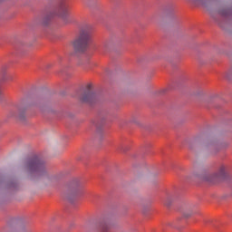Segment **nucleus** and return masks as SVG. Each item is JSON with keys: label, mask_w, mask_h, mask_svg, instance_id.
I'll return each instance as SVG.
<instances>
[{"label": "nucleus", "mask_w": 232, "mask_h": 232, "mask_svg": "<svg viewBox=\"0 0 232 232\" xmlns=\"http://www.w3.org/2000/svg\"><path fill=\"white\" fill-rule=\"evenodd\" d=\"M81 188H82V181L81 179L74 178L69 184L67 190L65 191L64 197L70 202H73V198L79 197L81 193Z\"/></svg>", "instance_id": "nucleus-4"}, {"label": "nucleus", "mask_w": 232, "mask_h": 232, "mask_svg": "<svg viewBox=\"0 0 232 232\" xmlns=\"http://www.w3.org/2000/svg\"><path fill=\"white\" fill-rule=\"evenodd\" d=\"M103 48L108 49V43L103 44Z\"/></svg>", "instance_id": "nucleus-16"}, {"label": "nucleus", "mask_w": 232, "mask_h": 232, "mask_svg": "<svg viewBox=\"0 0 232 232\" xmlns=\"http://www.w3.org/2000/svg\"><path fill=\"white\" fill-rule=\"evenodd\" d=\"M26 109H22L21 107L17 108V113L15 111H11L8 114L9 118L14 117L15 119H24V111Z\"/></svg>", "instance_id": "nucleus-8"}, {"label": "nucleus", "mask_w": 232, "mask_h": 232, "mask_svg": "<svg viewBox=\"0 0 232 232\" xmlns=\"http://www.w3.org/2000/svg\"><path fill=\"white\" fill-rule=\"evenodd\" d=\"M69 9H70V7L68 6V4L62 3L58 6V9L55 13L56 15L61 17V19L63 20L64 24H68V23H69V20H68V10Z\"/></svg>", "instance_id": "nucleus-6"}, {"label": "nucleus", "mask_w": 232, "mask_h": 232, "mask_svg": "<svg viewBox=\"0 0 232 232\" xmlns=\"http://www.w3.org/2000/svg\"><path fill=\"white\" fill-rule=\"evenodd\" d=\"M94 229L98 232H108L110 229V218L103 217L96 220Z\"/></svg>", "instance_id": "nucleus-5"}, {"label": "nucleus", "mask_w": 232, "mask_h": 232, "mask_svg": "<svg viewBox=\"0 0 232 232\" xmlns=\"http://www.w3.org/2000/svg\"><path fill=\"white\" fill-rule=\"evenodd\" d=\"M2 95H3V92L0 90V99Z\"/></svg>", "instance_id": "nucleus-18"}, {"label": "nucleus", "mask_w": 232, "mask_h": 232, "mask_svg": "<svg viewBox=\"0 0 232 232\" xmlns=\"http://www.w3.org/2000/svg\"><path fill=\"white\" fill-rule=\"evenodd\" d=\"M53 179H57V176H54Z\"/></svg>", "instance_id": "nucleus-19"}, {"label": "nucleus", "mask_w": 232, "mask_h": 232, "mask_svg": "<svg viewBox=\"0 0 232 232\" xmlns=\"http://www.w3.org/2000/svg\"><path fill=\"white\" fill-rule=\"evenodd\" d=\"M53 16V14H52L51 16H47V19H52Z\"/></svg>", "instance_id": "nucleus-17"}, {"label": "nucleus", "mask_w": 232, "mask_h": 232, "mask_svg": "<svg viewBox=\"0 0 232 232\" xmlns=\"http://www.w3.org/2000/svg\"><path fill=\"white\" fill-rule=\"evenodd\" d=\"M188 148L190 150H197L198 148H209L211 155H215L220 150V147L212 140L206 139V137L200 135L193 138L188 142Z\"/></svg>", "instance_id": "nucleus-2"}, {"label": "nucleus", "mask_w": 232, "mask_h": 232, "mask_svg": "<svg viewBox=\"0 0 232 232\" xmlns=\"http://www.w3.org/2000/svg\"><path fill=\"white\" fill-rule=\"evenodd\" d=\"M183 215L186 218L191 217L193 215V210H191V208H188L186 210H184Z\"/></svg>", "instance_id": "nucleus-12"}, {"label": "nucleus", "mask_w": 232, "mask_h": 232, "mask_svg": "<svg viewBox=\"0 0 232 232\" xmlns=\"http://www.w3.org/2000/svg\"><path fill=\"white\" fill-rule=\"evenodd\" d=\"M94 99L95 94L92 92V84L89 83L87 84L85 91L80 97V101H82V102H93Z\"/></svg>", "instance_id": "nucleus-7"}, {"label": "nucleus", "mask_w": 232, "mask_h": 232, "mask_svg": "<svg viewBox=\"0 0 232 232\" xmlns=\"http://www.w3.org/2000/svg\"><path fill=\"white\" fill-rule=\"evenodd\" d=\"M22 171L27 175H44L46 170L44 169V161L43 160L34 157L24 160L22 164Z\"/></svg>", "instance_id": "nucleus-1"}, {"label": "nucleus", "mask_w": 232, "mask_h": 232, "mask_svg": "<svg viewBox=\"0 0 232 232\" xmlns=\"http://www.w3.org/2000/svg\"><path fill=\"white\" fill-rule=\"evenodd\" d=\"M227 14H229V11L227 9H222V10L217 11L216 13H211V17H213L215 21L218 22V18L217 17V15L218 17H226Z\"/></svg>", "instance_id": "nucleus-9"}, {"label": "nucleus", "mask_w": 232, "mask_h": 232, "mask_svg": "<svg viewBox=\"0 0 232 232\" xmlns=\"http://www.w3.org/2000/svg\"><path fill=\"white\" fill-rule=\"evenodd\" d=\"M90 34H92V25H84L82 27L79 37L73 42L75 52H84V50L88 48Z\"/></svg>", "instance_id": "nucleus-3"}, {"label": "nucleus", "mask_w": 232, "mask_h": 232, "mask_svg": "<svg viewBox=\"0 0 232 232\" xmlns=\"http://www.w3.org/2000/svg\"><path fill=\"white\" fill-rule=\"evenodd\" d=\"M5 72H6V67H2V69H1V73H2V74H5Z\"/></svg>", "instance_id": "nucleus-15"}, {"label": "nucleus", "mask_w": 232, "mask_h": 232, "mask_svg": "<svg viewBox=\"0 0 232 232\" xmlns=\"http://www.w3.org/2000/svg\"><path fill=\"white\" fill-rule=\"evenodd\" d=\"M192 177H198V179H202L203 180H207L208 182H211V180H213V179H211V176H209V174H208V173L198 174L197 172H194L192 174Z\"/></svg>", "instance_id": "nucleus-10"}, {"label": "nucleus", "mask_w": 232, "mask_h": 232, "mask_svg": "<svg viewBox=\"0 0 232 232\" xmlns=\"http://www.w3.org/2000/svg\"><path fill=\"white\" fill-rule=\"evenodd\" d=\"M163 204L165 206H171V197L167 196L166 198H164Z\"/></svg>", "instance_id": "nucleus-13"}, {"label": "nucleus", "mask_w": 232, "mask_h": 232, "mask_svg": "<svg viewBox=\"0 0 232 232\" xmlns=\"http://www.w3.org/2000/svg\"><path fill=\"white\" fill-rule=\"evenodd\" d=\"M215 177L218 179H223V177H226V166L221 165Z\"/></svg>", "instance_id": "nucleus-11"}, {"label": "nucleus", "mask_w": 232, "mask_h": 232, "mask_svg": "<svg viewBox=\"0 0 232 232\" xmlns=\"http://www.w3.org/2000/svg\"><path fill=\"white\" fill-rule=\"evenodd\" d=\"M190 3H204V0H188Z\"/></svg>", "instance_id": "nucleus-14"}]
</instances>
